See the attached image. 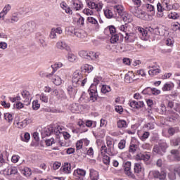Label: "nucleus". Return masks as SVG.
<instances>
[{
  "label": "nucleus",
  "instance_id": "obj_1",
  "mask_svg": "<svg viewBox=\"0 0 180 180\" xmlns=\"http://www.w3.org/2000/svg\"><path fill=\"white\" fill-rule=\"evenodd\" d=\"M168 148V145L165 142H162L158 145H155L153 147V154H158V155H162L165 154L167 152V149Z\"/></svg>",
  "mask_w": 180,
  "mask_h": 180
},
{
  "label": "nucleus",
  "instance_id": "obj_2",
  "mask_svg": "<svg viewBox=\"0 0 180 180\" xmlns=\"http://www.w3.org/2000/svg\"><path fill=\"white\" fill-rule=\"evenodd\" d=\"M37 26L36 22L30 21L27 24L23 25L21 29L22 32H25V34H30V33H33L36 30Z\"/></svg>",
  "mask_w": 180,
  "mask_h": 180
},
{
  "label": "nucleus",
  "instance_id": "obj_3",
  "mask_svg": "<svg viewBox=\"0 0 180 180\" xmlns=\"http://www.w3.org/2000/svg\"><path fill=\"white\" fill-rule=\"evenodd\" d=\"M149 178H155V179L165 180L167 178V172L162 170L161 172L158 170H152L149 172Z\"/></svg>",
  "mask_w": 180,
  "mask_h": 180
},
{
  "label": "nucleus",
  "instance_id": "obj_4",
  "mask_svg": "<svg viewBox=\"0 0 180 180\" xmlns=\"http://www.w3.org/2000/svg\"><path fill=\"white\" fill-rule=\"evenodd\" d=\"M169 2V0H163L162 4L158 3L157 4V17L158 18H164V11H167V5L166 3L168 4Z\"/></svg>",
  "mask_w": 180,
  "mask_h": 180
},
{
  "label": "nucleus",
  "instance_id": "obj_5",
  "mask_svg": "<svg viewBox=\"0 0 180 180\" xmlns=\"http://www.w3.org/2000/svg\"><path fill=\"white\" fill-rule=\"evenodd\" d=\"M82 79V75L79 73V71L75 72L72 79V86H79V85H81Z\"/></svg>",
  "mask_w": 180,
  "mask_h": 180
},
{
  "label": "nucleus",
  "instance_id": "obj_6",
  "mask_svg": "<svg viewBox=\"0 0 180 180\" xmlns=\"http://www.w3.org/2000/svg\"><path fill=\"white\" fill-rule=\"evenodd\" d=\"M89 102H96L98 101V91L96 87L92 84L89 88Z\"/></svg>",
  "mask_w": 180,
  "mask_h": 180
},
{
  "label": "nucleus",
  "instance_id": "obj_7",
  "mask_svg": "<svg viewBox=\"0 0 180 180\" xmlns=\"http://www.w3.org/2000/svg\"><path fill=\"white\" fill-rule=\"evenodd\" d=\"M106 145L109 155H115V141L112 138H106Z\"/></svg>",
  "mask_w": 180,
  "mask_h": 180
},
{
  "label": "nucleus",
  "instance_id": "obj_8",
  "mask_svg": "<svg viewBox=\"0 0 180 180\" xmlns=\"http://www.w3.org/2000/svg\"><path fill=\"white\" fill-rule=\"evenodd\" d=\"M129 10L130 12H131V13H133V15L136 18H139V19H143V18H144L146 12L139 9V7L131 6Z\"/></svg>",
  "mask_w": 180,
  "mask_h": 180
},
{
  "label": "nucleus",
  "instance_id": "obj_9",
  "mask_svg": "<svg viewBox=\"0 0 180 180\" xmlns=\"http://www.w3.org/2000/svg\"><path fill=\"white\" fill-rule=\"evenodd\" d=\"M87 6L90 8V9H94L97 12H99V11L102 10L103 5L101 3L96 4L94 1H89L87 2Z\"/></svg>",
  "mask_w": 180,
  "mask_h": 180
},
{
  "label": "nucleus",
  "instance_id": "obj_10",
  "mask_svg": "<svg viewBox=\"0 0 180 180\" xmlns=\"http://www.w3.org/2000/svg\"><path fill=\"white\" fill-rule=\"evenodd\" d=\"M137 39V35L134 32L127 33L126 32V35L124 37V40L127 43H134Z\"/></svg>",
  "mask_w": 180,
  "mask_h": 180
},
{
  "label": "nucleus",
  "instance_id": "obj_11",
  "mask_svg": "<svg viewBox=\"0 0 180 180\" xmlns=\"http://www.w3.org/2000/svg\"><path fill=\"white\" fill-rule=\"evenodd\" d=\"M56 47L59 49V50H65L66 51H71V48L70 47V46H68V44H67V43H65V41H59L56 43Z\"/></svg>",
  "mask_w": 180,
  "mask_h": 180
},
{
  "label": "nucleus",
  "instance_id": "obj_12",
  "mask_svg": "<svg viewBox=\"0 0 180 180\" xmlns=\"http://www.w3.org/2000/svg\"><path fill=\"white\" fill-rule=\"evenodd\" d=\"M52 134H55L58 139H60L63 132V128L60 125H56L51 128Z\"/></svg>",
  "mask_w": 180,
  "mask_h": 180
},
{
  "label": "nucleus",
  "instance_id": "obj_13",
  "mask_svg": "<svg viewBox=\"0 0 180 180\" xmlns=\"http://www.w3.org/2000/svg\"><path fill=\"white\" fill-rule=\"evenodd\" d=\"M16 22H19V15H18L17 13H14L11 18H7L5 20V22L7 25H11V23H16Z\"/></svg>",
  "mask_w": 180,
  "mask_h": 180
},
{
  "label": "nucleus",
  "instance_id": "obj_14",
  "mask_svg": "<svg viewBox=\"0 0 180 180\" xmlns=\"http://www.w3.org/2000/svg\"><path fill=\"white\" fill-rule=\"evenodd\" d=\"M78 86H69L67 89L68 93L69 96L70 98H75V96L77 95V92H78Z\"/></svg>",
  "mask_w": 180,
  "mask_h": 180
},
{
  "label": "nucleus",
  "instance_id": "obj_15",
  "mask_svg": "<svg viewBox=\"0 0 180 180\" xmlns=\"http://www.w3.org/2000/svg\"><path fill=\"white\" fill-rule=\"evenodd\" d=\"M110 41L112 44L117 43V41H123V34L121 33L112 34L111 36Z\"/></svg>",
  "mask_w": 180,
  "mask_h": 180
},
{
  "label": "nucleus",
  "instance_id": "obj_16",
  "mask_svg": "<svg viewBox=\"0 0 180 180\" xmlns=\"http://www.w3.org/2000/svg\"><path fill=\"white\" fill-rule=\"evenodd\" d=\"M143 8L146 12L150 13V15H155V7L153 4H146L143 5Z\"/></svg>",
  "mask_w": 180,
  "mask_h": 180
},
{
  "label": "nucleus",
  "instance_id": "obj_17",
  "mask_svg": "<svg viewBox=\"0 0 180 180\" xmlns=\"http://www.w3.org/2000/svg\"><path fill=\"white\" fill-rule=\"evenodd\" d=\"M129 106L134 109H141V108H144V102L132 101L129 103Z\"/></svg>",
  "mask_w": 180,
  "mask_h": 180
},
{
  "label": "nucleus",
  "instance_id": "obj_18",
  "mask_svg": "<svg viewBox=\"0 0 180 180\" xmlns=\"http://www.w3.org/2000/svg\"><path fill=\"white\" fill-rule=\"evenodd\" d=\"M88 180H99V172L94 169H90Z\"/></svg>",
  "mask_w": 180,
  "mask_h": 180
},
{
  "label": "nucleus",
  "instance_id": "obj_19",
  "mask_svg": "<svg viewBox=\"0 0 180 180\" xmlns=\"http://www.w3.org/2000/svg\"><path fill=\"white\" fill-rule=\"evenodd\" d=\"M72 7L75 11H81L82 9V2L79 0H72Z\"/></svg>",
  "mask_w": 180,
  "mask_h": 180
},
{
  "label": "nucleus",
  "instance_id": "obj_20",
  "mask_svg": "<svg viewBox=\"0 0 180 180\" xmlns=\"http://www.w3.org/2000/svg\"><path fill=\"white\" fill-rule=\"evenodd\" d=\"M136 160H139L140 161H144V162H147L151 158V156L147 153H139L136 157Z\"/></svg>",
  "mask_w": 180,
  "mask_h": 180
},
{
  "label": "nucleus",
  "instance_id": "obj_21",
  "mask_svg": "<svg viewBox=\"0 0 180 180\" xmlns=\"http://www.w3.org/2000/svg\"><path fill=\"white\" fill-rule=\"evenodd\" d=\"M124 169L128 176H133V173H131V162H126L124 164Z\"/></svg>",
  "mask_w": 180,
  "mask_h": 180
},
{
  "label": "nucleus",
  "instance_id": "obj_22",
  "mask_svg": "<svg viewBox=\"0 0 180 180\" xmlns=\"http://www.w3.org/2000/svg\"><path fill=\"white\" fill-rule=\"evenodd\" d=\"M121 18L122 20L126 23H131V22H133V18L131 17V15L129 14L126 11H124L122 13V15H121Z\"/></svg>",
  "mask_w": 180,
  "mask_h": 180
},
{
  "label": "nucleus",
  "instance_id": "obj_23",
  "mask_svg": "<svg viewBox=\"0 0 180 180\" xmlns=\"http://www.w3.org/2000/svg\"><path fill=\"white\" fill-rule=\"evenodd\" d=\"M21 95L23 98V101L24 102H26V103H27V105H29L30 103V101H32V97L30 96V93L26 90L23 91L21 93Z\"/></svg>",
  "mask_w": 180,
  "mask_h": 180
},
{
  "label": "nucleus",
  "instance_id": "obj_24",
  "mask_svg": "<svg viewBox=\"0 0 180 180\" xmlns=\"http://www.w3.org/2000/svg\"><path fill=\"white\" fill-rule=\"evenodd\" d=\"M139 35L142 40H147V35L148 32L144 28L139 27L138 28Z\"/></svg>",
  "mask_w": 180,
  "mask_h": 180
},
{
  "label": "nucleus",
  "instance_id": "obj_25",
  "mask_svg": "<svg viewBox=\"0 0 180 180\" xmlns=\"http://www.w3.org/2000/svg\"><path fill=\"white\" fill-rule=\"evenodd\" d=\"M87 60H92L93 61H96V60H99V53H95L92 51L89 52Z\"/></svg>",
  "mask_w": 180,
  "mask_h": 180
},
{
  "label": "nucleus",
  "instance_id": "obj_26",
  "mask_svg": "<svg viewBox=\"0 0 180 180\" xmlns=\"http://www.w3.org/2000/svg\"><path fill=\"white\" fill-rule=\"evenodd\" d=\"M166 5V9L167 11H171L172 9H174V11H178V9L179 8V4L177 3H174L172 5L169 4V1L167 3H165Z\"/></svg>",
  "mask_w": 180,
  "mask_h": 180
},
{
  "label": "nucleus",
  "instance_id": "obj_27",
  "mask_svg": "<svg viewBox=\"0 0 180 180\" xmlns=\"http://www.w3.org/2000/svg\"><path fill=\"white\" fill-rule=\"evenodd\" d=\"M134 74L131 72H129L125 75L124 79L125 82L127 84H131V82H133L134 81Z\"/></svg>",
  "mask_w": 180,
  "mask_h": 180
},
{
  "label": "nucleus",
  "instance_id": "obj_28",
  "mask_svg": "<svg viewBox=\"0 0 180 180\" xmlns=\"http://www.w3.org/2000/svg\"><path fill=\"white\" fill-rule=\"evenodd\" d=\"M81 70L82 72H88V74H89V72H92V71H94V66L86 64L82 66Z\"/></svg>",
  "mask_w": 180,
  "mask_h": 180
},
{
  "label": "nucleus",
  "instance_id": "obj_29",
  "mask_svg": "<svg viewBox=\"0 0 180 180\" xmlns=\"http://www.w3.org/2000/svg\"><path fill=\"white\" fill-rule=\"evenodd\" d=\"M114 11L115 13H118L119 16L122 15L125 12L124 8L122 6V5L114 6Z\"/></svg>",
  "mask_w": 180,
  "mask_h": 180
},
{
  "label": "nucleus",
  "instance_id": "obj_30",
  "mask_svg": "<svg viewBox=\"0 0 180 180\" xmlns=\"http://www.w3.org/2000/svg\"><path fill=\"white\" fill-rule=\"evenodd\" d=\"M28 123H30V119L27 118L22 122H18L17 124L19 129H25V127L27 126Z\"/></svg>",
  "mask_w": 180,
  "mask_h": 180
},
{
  "label": "nucleus",
  "instance_id": "obj_31",
  "mask_svg": "<svg viewBox=\"0 0 180 180\" xmlns=\"http://www.w3.org/2000/svg\"><path fill=\"white\" fill-rule=\"evenodd\" d=\"M160 72L161 70H160L159 68H155V67H152V69L148 71V74L149 75H150V77H154V75H158V74H160Z\"/></svg>",
  "mask_w": 180,
  "mask_h": 180
},
{
  "label": "nucleus",
  "instance_id": "obj_32",
  "mask_svg": "<svg viewBox=\"0 0 180 180\" xmlns=\"http://www.w3.org/2000/svg\"><path fill=\"white\" fill-rule=\"evenodd\" d=\"M117 126L118 129H126L127 128V122H126V120H120L117 122Z\"/></svg>",
  "mask_w": 180,
  "mask_h": 180
},
{
  "label": "nucleus",
  "instance_id": "obj_33",
  "mask_svg": "<svg viewBox=\"0 0 180 180\" xmlns=\"http://www.w3.org/2000/svg\"><path fill=\"white\" fill-rule=\"evenodd\" d=\"M52 82L55 84V85H61L63 80L61 79V77H60V76H57L55 75L52 77L51 79Z\"/></svg>",
  "mask_w": 180,
  "mask_h": 180
},
{
  "label": "nucleus",
  "instance_id": "obj_34",
  "mask_svg": "<svg viewBox=\"0 0 180 180\" xmlns=\"http://www.w3.org/2000/svg\"><path fill=\"white\" fill-rule=\"evenodd\" d=\"M37 37L41 46H42V47H46L47 44L46 43V37H44V35L39 34L37 35Z\"/></svg>",
  "mask_w": 180,
  "mask_h": 180
},
{
  "label": "nucleus",
  "instance_id": "obj_35",
  "mask_svg": "<svg viewBox=\"0 0 180 180\" xmlns=\"http://www.w3.org/2000/svg\"><path fill=\"white\" fill-rule=\"evenodd\" d=\"M79 106H81V105H79V104L72 103L70 105V111L72 113H79Z\"/></svg>",
  "mask_w": 180,
  "mask_h": 180
},
{
  "label": "nucleus",
  "instance_id": "obj_36",
  "mask_svg": "<svg viewBox=\"0 0 180 180\" xmlns=\"http://www.w3.org/2000/svg\"><path fill=\"white\" fill-rule=\"evenodd\" d=\"M84 141V143H86V144H89V141H88L87 139H82V140L77 141L76 143L77 150H81V148H82Z\"/></svg>",
  "mask_w": 180,
  "mask_h": 180
},
{
  "label": "nucleus",
  "instance_id": "obj_37",
  "mask_svg": "<svg viewBox=\"0 0 180 180\" xmlns=\"http://www.w3.org/2000/svg\"><path fill=\"white\" fill-rule=\"evenodd\" d=\"M87 21L89 23H91V25H94L96 29H99V23H98V20H96L94 17H88Z\"/></svg>",
  "mask_w": 180,
  "mask_h": 180
},
{
  "label": "nucleus",
  "instance_id": "obj_38",
  "mask_svg": "<svg viewBox=\"0 0 180 180\" xmlns=\"http://www.w3.org/2000/svg\"><path fill=\"white\" fill-rule=\"evenodd\" d=\"M63 171L65 174H71V164L66 162L63 167Z\"/></svg>",
  "mask_w": 180,
  "mask_h": 180
},
{
  "label": "nucleus",
  "instance_id": "obj_39",
  "mask_svg": "<svg viewBox=\"0 0 180 180\" xmlns=\"http://www.w3.org/2000/svg\"><path fill=\"white\" fill-rule=\"evenodd\" d=\"M18 174V168L16 167H10L7 169V175H16Z\"/></svg>",
  "mask_w": 180,
  "mask_h": 180
},
{
  "label": "nucleus",
  "instance_id": "obj_40",
  "mask_svg": "<svg viewBox=\"0 0 180 180\" xmlns=\"http://www.w3.org/2000/svg\"><path fill=\"white\" fill-rule=\"evenodd\" d=\"M104 15L107 19H112L113 18V12L110 8H105L103 10Z\"/></svg>",
  "mask_w": 180,
  "mask_h": 180
},
{
  "label": "nucleus",
  "instance_id": "obj_41",
  "mask_svg": "<svg viewBox=\"0 0 180 180\" xmlns=\"http://www.w3.org/2000/svg\"><path fill=\"white\" fill-rule=\"evenodd\" d=\"M51 67L53 70L51 72L54 75V73L56 72V71H57L58 68H61V67H63V63L61 62L56 63L55 64L52 65Z\"/></svg>",
  "mask_w": 180,
  "mask_h": 180
},
{
  "label": "nucleus",
  "instance_id": "obj_42",
  "mask_svg": "<svg viewBox=\"0 0 180 180\" xmlns=\"http://www.w3.org/2000/svg\"><path fill=\"white\" fill-rule=\"evenodd\" d=\"M171 154L173 155V158H174L176 161H180L179 150L175 149L172 150Z\"/></svg>",
  "mask_w": 180,
  "mask_h": 180
},
{
  "label": "nucleus",
  "instance_id": "obj_43",
  "mask_svg": "<svg viewBox=\"0 0 180 180\" xmlns=\"http://www.w3.org/2000/svg\"><path fill=\"white\" fill-rule=\"evenodd\" d=\"M74 175L77 176V175H79V176H85L86 175V171L82 169H77L75 170Z\"/></svg>",
  "mask_w": 180,
  "mask_h": 180
},
{
  "label": "nucleus",
  "instance_id": "obj_44",
  "mask_svg": "<svg viewBox=\"0 0 180 180\" xmlns=\"http://www.w3.org/2000/svg\"><path fill=\"white\" fill-rule=\"evenodd\" d=\"M138 148L139 146L137 144L131 143L129 148V152L131 153V154H134V153L137 151Z\"/></svg>",
  "mask_w": 180,
  "mask_h": 180
},
{
  "label": "nucleus",
  "instance_id": "obj_45",
  "mask_svg": "<svg viewBox=\"0 0 180 180\" xmlns=\"http://www.w3.org/2000/svg\"><path fill=\"white\" fill-rule=\"evenodd\" d=\"M174 88V84L172 83H166L162 88V91L165 92V91H172Z\"/></svg>",
  "mask_w": 180,
  "mask_h": 180
},
{
  "label": "nucleus",
  "instance_id": "obj_46",
  "mask_svg": "<svg viewBox=\"0 0 180 180\" xmlns=\"http://www.w3.org/2000/svg\"><path fill=\"white\" fill-rule=\"evenodd\" d=\"M77 30H75L74 27H69L66 28L65 30V34H68V36H75V32Z\"/></svg>",
  "mask_w": 180,
  "mask_h": 180
},
{
  "label": "nucleus",
  "instance_id": "obj_47",
  "mask_svg": "<svg viewBox=\"0 0 180 180\" xmlns=\"http://www.w3.org/2000/svg\"><path fill=\"white\" fill-rule=\"evenodd\" d=\"M144 127L145 129H146V130H154L155 127V124L154 122H150L147 124H145Z\"/></svg>",
  "mask_w": 180,
  "mask_h": 180
},
{
  "label": "nucleus",
  "instance_id": "obj_48",
  "mask_svg": "<svg viewBox=\"0 0 180 180\" xmlns=\"http://www.w3.org/2000/svg\"><path fill=\"white\" fill-rule=\"evenodd\" d=\"M141 169H143V167H141V164L140 163H135L134 171L135 174H140L141 172Z\"/></svg>",
  "mask_w": 180,
  "mask_h": 180
},
{
  "label": "nucleus",
  "instance_id": "obj_49",
  "mask_svg": "<svg viewBox=\"0 0 180 180\" xmlns=\"http://www.w3.org/2000/svg\"><path fill=\"white\" fill-rule=\"evenodd\" d=\"M39 99L40 101H41V102H44V103H47L49 102V96H47L44 93H41L39 95Z\"/></svg>",
  "mask_w": 180,
  "mask_h": 180
},
{
  "label": "nucleus",
  "instance_id": "obj_50",
  "mask_svg": "<svg viewBox=\"0 0 180 180\" xmlns=\"http://www.w3.org/2000/svg\"><path fill=\"white\" fill-rule=\"evenodd\" d=\"M22 172L27 177L32 175V169L29 167H24Z\"/></svg>",
  "mask_w": 180,
  "mask_h": 180
},
{
  "label": "nucleus",
  "instance_id": "obj_51",
  "mask_svg": "<svg viewBox=\"0 0 180 180\" xmlns=\"http://www.w3.org/2000/svg\"><path fill=\"white\" fill-rule=\"evenodd\" d=\"M68 60L70 62V63H74L77 60V56L75 55H74L72 53H68Z\"/></svg>",
  "mask_w": 180,
  "mask_h": 180
},
{
  "label": "nucleus",
  "instance_id": "obj_52",
  "mask_svg": "<svg viewBox=\"0 0 180 180\" xmlns=\"http://www.w3.org/2000/svg\"><path fill=\"white\" fill-rule=\"evenodd\" d=\"M110 91H112L110 86L103 85L101 87L102 94H108V92H110Z\"/></svg>",
  "mask_w": 180,
  "mask_h": 180
},
{
  "label": "nucleus",
  "instance_id": "obj_53",
  "mask_svg": "<svg viewBox=\"0 0 180 180\" xmlns=\"http://www.w3.org/2000/svg\"><path fill=\"white\" fill-rule=\"evenodd\" d=\"M4 119L8 123H12V120H13V117H12L11 114L9 112L4 113Z\"/></svg>",
  "mask_w": 180,
  "mask_h": 180
},
{
  "label": "nucleus",
  "instance_id": "obj_54",
  "mask_svg": "<svg viewBox=\"0 0 180 180\" xmlns=\"http://www.w3.org/2000/svg\"><path fill=\"white\" fill-rule=\"evenodd\" d=\"M32 109L33 110H39V109H40V103H39V100H34L32 102Z\"/></svg>",
  "mask_w": 180,
  "mask_h": 180
},
{
  "label": "nucleus",
  "instance_id": "obj_55",
  "mask_svg": "<svg viewBox=\"0 0 180 180\" xmlns=\"http://www.w3.org/2000/svg\"><path fill=\"white\" fill-rule=\"evenodd\" d=\"M118 148L120 150H124L126 148V140L122 139L118 143Z\"/></svg>",
  "mask_w": 180,
  "mask_h": 180
},
{
  "label": "nucleus",
  "instance_id": "obj_56",
  "mask_svg": "<svg viewBox=\"0 0 180 180\" xmlns=\"http://www.w3.org/2000/svg\"><path fill=\"white\" fill-rule=\"evenodd\" d=\"M21 139L22 141L28 143L29 140H30V134L28 132L25 133L24 136H21Z\"/></svg>",
  "mask_w": 180,
  "mask_h": 180
},
{
  "label": "nucleus",
  "instance_id": "obj_57",
  "mask_svg": "<svg viewBox=\"0 0 180 180\" xmlns=\"http://www.w3.org/2000/svg\"><path fill=\"white\" fill-rule=\"evenodd\" d=\"M40 77H41V78H53V73L52 72L51 73H44V72H40L39 73Z\"/></svg>",
  "mask_w": 180,
  "mask_h": 180
},
{
  "label": "nucleus",
  "instance_id": "obj_58",
  "mask_svg": "<svg viewBox=\"0 0 180 180\" xmlns=\"http://www.w3.org/2000/svg\"><path fill=\"white\" fill-rule=\"evenodd\" d=\"M88 54L89 52L86 51H80L79 52V57H82V58H86V60H88Z\"/></svg>",
  "mask_w": 180,
  "mask_h": 180
},
{
  "label": "nucleus",
  "instance_id": "obj_59",
  "mask_svg": "<svg viewBox=\"0 0 180 180\" xmlns=\"http://www.w3.org/2000/svg\"><path fill=\"white\" fill-rule=\"evenodd\" d=\"M50 39H57V34L56 32V28L53 27L51 30L50 34H49Z\"/></svg>",
  "mask_w": 180,
  "mask_h": 180
},
{
  "label": "nucleus",
  "instance_id": "obj_60",
  "mask_svg": "<svg viewBox=\"0 0 180 180\" xmlns=\"http://www.w3.org/2000/svg\"><path fill=\"white\" fill-rule=\"evenodd\" d=\"M103 162L105 165H109V164H110V157H109L108 155L103 156Z\"/></svg>",
  "mask_w": 180,
  "mask_h": 180
},
{
  "label": "nucleus",
  "instance_id": "obj_61",
  "mask_svg": "<svg viewBox=\"0 0 180 180\" xmlns=\"http://www.w3.org/2000/svg\"><path fill=\"white\" fill-rule=\"evenodd\" d=\"M11 8H12V6L10 4H7L4 6L2 11L3 13H4V15H7L8 12H9V11H11Z\"/></svg>",
  "mask_w": 180,
  "mask_h": 180
},
{
  "label": "nucleus",
  "instance_id": "obj_62",
  "mask_svg": "<svg viewBox=\"0 0 180 180\" xmlns=\"http://www.w3.org/2000/svg\"><path fill=\"white\" fill-rule=\"evenodd\" d=\"M179 143H180V138H176L171 141L172 146H179Z\"/></svg>",
  "mask_w": 180,
  "mask_h": 180
},
{
  "label": "nucleus",
  "instance_id": "obj_63",
  "mask_svg": "<svg viewBox=\"0 0 180 180\" xmlns=\"http://www.w3.org/2000/svg\"><path fill=\"white\" fill-rule=\"evenodd\" d=\"M172 30L174 32H176V30H180V24H179V22H174L172 24Z\"/></svg>",
  "mask_w": 180,
  "mask_h": 180
},
{
  "label": "nucleus",
  "instance_id": "obj_64",
  "mask_svg": "<svg viewBox=\"0 0 180 180\" xmlns=\"http://www.w3.org/2000/svg\"><path fill=\"white\" fill-rule=\"evenodd\" d=\"M169 19H178V18H179V14H178L177 13H172L170 14H169Z\"/></svg>",
  "mask_w": 180,
  "mask_h": 180
}]
</instances>
